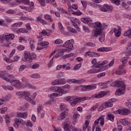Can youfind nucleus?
<instances>
[{"label": "nucleus", "instance_id": "nucleus-1", "mask_svg": "<svg viewBox=\"0 0 131 131\" xmlns=\"http://www.w3.org/2000/svg\"><path fill=\"white\" fill-rule=\"evenodd\" d=\"M88 25L92 28L95 29V31L93 35V37H96L102 34V24L99 21L95 23H91V21L88 24Z\"/></svg>", "mask_w": 131, "mask_h": 131}, {"label": "nucleus", "instance_id": "nucleus-2", "mask_svg": "<svg viewBox=\"0 0 131 131\" xmlns=\"http://www.w3.org/2000/svg\"><path fill=\"white\" fill-rule=\"evenodd\" d=\"M111 86H115L116 88H121L118 89L116 93V96H120L122 94V91L125 90V84L122 81H117L116 82H113L110 84Z\"/></svg>", "mask_w": 131, "mask_h": 131}, {"label": "nucleus", "instance_id": "nucleus-3", "mask_svg": "<svg viewBox=\"0 0 131 131\" xmlns=\"http://www.w3.org/2000/svg\"><path fill=\"white\" fill-rule=\"evenodd\" d=\"M51 91L52 92H56L58 93H52L49 95V96H50V100L54 101V97H59V96H62L63 95V93H64V90L61 88L59 86H54L52 88H51Z\"/></svg>", "mask_w": 131, "mask_h": 131}, {"label": "nucleus", "instance_id": "nucleus-4", "mask_svg": "<svg viewBox=\"0 0 131 131\" xmlns=\"http://www.w3.org/2000/svg\"><path fill=\"white\" fill-rule=\"evenodd\" d=\"M92 64L93 65L92 66V67H93L94 68H102L105 64H107L108 62L107 60H104L102 62L99 63V62H97V59L96 58H94L92 61H91Z\"/></svg>", "mask_w": 131, "mask_h": 131}, {"label": "nucleus", "instance_id": "nucleus-5", "mask_svg": "<svg viewBox=\"0 0 131 131\" xmlns=\"http://www.w3.org/2000/svg\"><path fill=\"white\" fill-rule=\"evenodd\" d=\"M21 80L23 82L21 88L25 89L27 88L28 89H35V87L34 86H33L32 85H31V84H30V83H29V80H28V79H27V78L23 77L21 79Z\"/></svg>", "mask_w": 131, "mask_h": 131}, {"label": "nucleus", "instance_id": "nucleus-6", "mask_svg": "<svg viewBox=\"0 0 131 131\" xmlns=\"http://www.w3.org/2000/svg\"><path fill=\"white\" fill-rule=\"evenodd\" d=\"M63 47L66 48L63 49L68 50L67 52H70L71 50H73V39L66 41L63 45Z\"/></svg>", "mask_w": 131, "mask_h": 131}, {"label": "nucleus", "instance_id": "nucleus-7", "mask_svg": "<svg viewBox=\"0 0 131 131\" xmlns=\"http://www.w3.org/2000/svg\"><path fill=\"white\" fill-rule=\"evenodd\" d=\"M91 99L90 97H82L76 98V100H74L71 103V106L72 107H74L75 105L77 104V103H79L80 101H86V100H90Z\"/></svg>", "mask_w": 131, "mask_h": 131}, {"label": "nucleus", "instance_id": "nucleus-8", "mask_svg": "<svg viewBox=\"0 0 131 131\" xmlns=\"http://www.w3.org/2000/svg\"><path fill=\"white\" fill-rule=\"evenodd\" d=\"M81 92H86V91H92V90H95L97 89V85H80Z\"/></svg>", "mask_w": 131, "mask_h": 131}, {"label": "nucleus", "instance_id": "nucleus-9", "mask_svg": "<svg viewBox=\"0 0 131 131\" xmlns=\"http://www.w3.org/2000/svg\"><path fill=\"white\" fill-rule=\"evenodd\" d=\"M100 10L101 12H112L113 11V7L110 5L105 4L102 7L100 8Z\"/></svg>", "mask_w": 131, "mask_h": 131}, {"label": "nucleus", "instance_id": "nucleus-10", "mask_svg": "<svg viewBox=\"0 0 131 131\" xmlns=\"http://www.w3.org/2000/svg\"><path fill=\"white\" fill-rule=\"evenodd\" d=\"M14 38H15V35H14V34H9L8 35L6 34L5 35L4 41H5V42H9V43L11 44V42H10L12 39H14Z\"/></svg>", "mask_w": 131, "mask_h": 131}, {"label": "nucleus", "instance_id": "nucleus-11", "mask_svg": "<svg viewBox=\"0 0 131 131\" xmlns=\"http://www.w3.org/2000/svg\"><path fill=\"white\" fill-rule=\"evenodd\" d=\"M24 58L25 62H32V56H31L29 52H25Z\"/></svg>", "mask_w": 131, "mask_h": 131}, {"label": "nucleus", "instance_id": "nucleus-12", "mask_svg": "<svg viewBox=\"0 0 131 131\" xmlns=\"http://www.w3.org/2000/svg\"><path fill=\"white\" fill-rule=\"evenodd\" d=\"M100 120H101V125L103 126L105 123V120L104 118L100 117L98 119H96L94 122L93 127H95L96 126L98 125L100 123Z\"/></svg>", "mask_w": 131, "mask_h": 131}, {"label": "nucleus", "instance_id": "nucleus-13", "mask_svg": "<svg viewBox=\"0 0 131 131\" xmlns=\"http://www.w3.org/2000/svg\"><path fill=\"white\" fill-rule=\"evenodd\" d=\"M11 84L13 86H16L17 89H21V82L18 80H13L11 81Z\"/></svg>", "mask_w": 131, "mask_h": 131}, {"label": "nucleus", "instance_id": "nucleus-14", "mask_svg": "<svg viewBox=\"0 0 131 131\" xmlns=\"http://www.w3.org/2000/svg\"><path fill=\"white\" fill-rule=\"evenodd\" d=\"M105 95H106V92L102 91L100 93L92 95L91 96V98H92V99H95V98H96V99H100V98H103V97H104V96H105Z\"/></svg>", "mask_w": 131, "mask_h": 131}, {"label": "nucleus", "instance_id": "nucleus-15", "mask_svg": "<svg viewBox=\"0 0 131 131\" xmlns=\"http://www.w3.org/2000/svg\"><path fill=\"white\" fill-rule=\"evenodd\" d=\"M1 77L4 80H5V81H7V82H10V79L7 77H9V78H14V77H15L14 75L9 74H3L1 75Z\"/></svg>", "mask_w": 131, "mask_h": 131}, {"label": "nucleus", "instance_id": "nucleus-16", "mask_svg": "<svg viewBox=\"0 0 131 131\" xmlns=\"http://www.w3.org/2000/svg\"><path fill=\"white\" fill-rule=\"evenodd\" d=\"M64 126L63 128L64 131H70L69 129V125L70 124V120L69 119H66L65 122L62 123Z\"/></svg>", "mask_w": 131, "mask_h": 131}, {"label": "nucleus", "instance_id": "nucleus-17", "mask_svg": "<svg viewBox=\"0 0 131 131\" xmlns=\"http://www.w3.org/2000/svg\"><path fill=\"white\" fill-rule=\"evenodd\" d=\"M68 115V111L63 112L58 117V120H63Z\"/></svg>", "mask_w": 131, "mask_h": 131}, {"label": "nucleus", "instance_id": "nucleus-18", "mask_svg": "<svg viewBox=\"0 0 131 131\" xmlns=\"http://www.w3.org/2000/svg\"><path fill=\"white\" fill-rule=\"evenodd\" d=\"M92 68H93V69H91L88 71V73H89V74H96L98 73V72H101V71H102L101 69H98L94 67Z\"/></svg>", "mask_w": 131, "mask_h": 131}, {"label": "nucleus", "instance_id": "nucleus-19", "mask_svg": "<svg viewBox=\"0 0 131 131\" xmlns=\"http://www.w3.org/2000/svg\"><path fill=\"white\" fill-rule=\"evenodd\" d=\"M114 32L115 35L117 36V37H119L121 34V29H120V27H119L118 30L117 29H114Z\"/></svg>", "mask_w": 131, "mask_h": 131}, {"label": "nucleus", "instance_id": "nucleus-20", "mask_svg": "<svg viewBox=\"0 0 131 131\" xmlns=\"http://www.w3.org/2000/svg\"><path fill=\"white\" fill-rule=\"evenodd\" d=\"M130 113V111L127 108H123L121 110V115H128Z\"/></svg>", "mask_w": 131, "mask_h": 131}, {"label": "nucleus", "instance_id": "nucleus-21", "mask_svg": "<svg viewBox=\"0 0 131 131\" xmlns=\"http://www.w3.org/2000/svg\"><path fill=\"white\" fill-rule=\"evenodd\" d=\"M109 51H111V48L107 47H101L100 48L97 49V51L98 52H109Z\"/></svg>", "mask_w": 131, "mask_h": 131}, {"label": "nucleus", "instance_id": "nucleus-22", "mask_svg": "<svg viewBox=\"0 0 131 131\" xmlns=\"http://www.w3.org/2000/svg\"><path fill=\"white\" fill-rule=\"evenodd\" d=\"M67 51H68V50L64 49L61 50L58 53V54L55 55V58H59V57H61V56H63V54H64V53L67 52Z\"/></svg>", "mask_w": 131, "mask_h": 131}, {"label": "nucleus", "instance_id": "nucleus-23", "mask_svg": "<svg viewBox=\"0 0 131 131\" xmlns=\"http://www.w3.org/2000/svg\"><path fill=\"white\" fill-rule=\"evenodd\" d=\"M103 105L105 108H108L109 107H112V106H113V104H112V102H111L110 100L104 102Z\"/></svg>", "mask_w": 131, "mask_h": 131}, {"label": "nucleus", "instance_id": "nucleus-24", "mask_svg": "<svg viewBox=\"0 0 131 131\" xmlns=\"http://www.w3.org/2000/svg\"><path fill=\"white\" fill-rule=\"evenodd\" d=\"M81 21L85 24H89L92 20H91V18L82 17L81 18Z\"/></svg>", "mask_w": 131, "mask_h": 131}, {"label": "nucleus", "instance_id": "nucleus-25", "mask_svg": "<svg viewBox=\"0 0 131 131\" xmlns=\"http://www.w3.org/2000/svg\"><path fill=\"white\" fill-rule=\"evenodd\" d=\"M119 121L123 125H128V124H129V122H128L126 119H121Z\"/></svg>", "mask_w": 131, "mask_h": 131}, {"label": "nucleus", "instance_id": "nucleus-26", "mask_svg": "<svg viewBox=\"0 0 131 131\" xmlns=\"http://www.w3.org/2000/svg\"><path fill=\"white\" fill-rule=\"evenodd\" d=\"M30 95V94L29 93V92H26L25 95L24 96V97H25V99L28 102H30V101H31V98L29 97Z\"/></svg>", "mask_w": 131, "mask_h": 131}, {"label": "nucleus", "instance_id": "nucleus-27", "mask_svg": "<svg viewBox=\"0 0 131 131\" xmlns=\"http://www.w3.org/2000/svg\"><path fill=\"white\" fill-rule=\"evenodd\" d=\"M44 18L45 20H49V22H53V20L52 18V16L49 14H46L44 15Z\"/></svg>", "mask_w": 131, "mask_h": 131}, {"label": "nucleus", "instance_id": "nucleus-28", "mask_svg": "<svg viewBox=\"0 0 131 131\" xmlns=\"http://www.w3.org/2000/svg\"><path fill=\"white\" fill-rule=\"evenodd\" d=\"M59 108L60 109L61 111H62V112H64V111H68L66 105L64 104H61L59 106Z\"/></svg>", "mask_w": 131, "mask_h": 131}, {"label": "nucleus", "instance_id": "nucleus-29", "mask_svg": "<svg viewBox=\"0 0 131 131\" xmlns=\"http://www.w3.org/2000/svg\"><path fill=\"white\" fill-rule=\"evenodd\" d=\"M58 26L60 32L61 33H64V27H63V26H62V24L61 23H58Z\"/></svg>", "mask_w": 131, "mask_h": 131}, {"label": "nucleus", "instance_id": "nucleus-30", "mask_svg": "<svg viewBox=\"0 0 131 131\" xmlns=\"http://www.w3.org/2000/svg\"><path fill=\"white\" fill-rule=\"evenodd\" d=\"M110 83V81H107L104 83H99L98 85H99V86H103V88L105 89V88H107L106 85Z\"/></svg>", "mask_w": 131, "mask_h": 131}, {"label": "nucleus", "instance_id": "nucleus-31", "mask_svg": "<svg viewBox=\"0 0 131 131\" xmlns=\"http://www.w3.org/2000/svg\"><path fill=\"white\" fill-rule=\"evenodd\" d=\"M27 113H20L18 114V117H20L21 118H27Z\"/></svg>", "mask_w": 131, "mask_h": 131}, {"label": "nucleus", "instance_id": "nucleus-32", "mask_svg": "<svg viewBox=\"0 0 131 131\" xmlns=\"http://www.w3.org/2000/svg\"><path fill=\"white\" fill-rule=\"evenodd\" d=\"M121 1L122 0H111V2L113 4H115L116 6H119V5H120V3L121 2Z\"/></svg>", "mask_w": 131, "mask_h": 131}, {"label": "nucleus", "instance_id": "nucleus-33", "mask_svg": "<svg viewBox=\"0 0 131 131\" xmlns=\"http://www.w3.org/2000/svg\"><path fill=\"white\" fill-rule=\"evenodd\" d=\"M114 64V60H112L109 64L106 65L104 68L103 69L104 70H106V69H107V68H108V67H110L111 66H113V64Z\"/></svg>", "mask_w": 131, "mask_h": 131}, {"label": "nucleus", "instance_id": "nucleus-34", "mask_svg": "<svg viewBox=\"0 0 131 131\" xmlns=\"http://www.w3.org/2000/svg\"><path fill=\"white\" fill-rule=\"evenodd\" d=\"M37 21H38V22H40V23H41V24H43V25L47 24V22L46 21V20L42 19V18H41V17H38L37 18Z\"/></svg>", "mask_w": 131, "mask_h": 131}, {"label": "nucleus", "instance_id": "nucleus-35", "mask_svg": "<svg viewBox=\"0 0 131 131\" xmlns=\"http://www.w3.org/2000/svg\"><path fill=\"white\" fill-rule=\"evenodd\" d=\"M23 24L22 22H19L17 23L11 25V27H20Z\"/></svg>", "mask_w": 131, "mask_h": 131}, {"label": "nucleus", "instance_id": "nucleus-36", "mask_svg": "<svg viewBox=\"0 0 131 131\" xmlns=\"http://www.w3.org/2000/svg\"><path fill=\"white\" fill-rule=\"evenodd\" d=\"M127 60H128V57H123L121 59V61L122 62V64H126L127 63Z\"/></svg>", "mask_w": 131, "mask_h": 131}, {"label": "nucleus", "instance_id": "nucleus-37", "mask_svg": "<svg viewBox=\"0 0 131 131\" xmlns=\"http://www.w3.org/2000/svg\"><path fill=\"white\" fill-rule=\"evenodd\" d=\"M26 93V92H17L16 93V95H17V96H19V97H24Z\"/></svg>", "mask_w": 131, "mask_h": 131}, {"label": "nucleus", "instance_id": "nucleus-38", "mask_svg": "<svg viewBox=\"0 0 131 131\" xmlns=\"http://www.w3.org/2000/svg\"><path fill=\"white\" fill-rule=\"evenodd\" d=\"M17 32H20L21 33H27V32H28L27 31V30L26 29H24V28H20V29H19L18 30H17Z\"/></svg>", "mask_w": 131, "mask_h": 131}, {"label": "nucleus", "instance_id": "nucleus-39", "mask_svg": "<svg viewBox=\"0 0 131 131\" xmlns=\"http://www.w3.org/2000/svg\"><path fill=\"white\" fill-rule=\"evenodd\" d=\"M107 119H108V120H111V121H114V116L113 115H108L107 116Z\"/></svg>", "mask_w": 131, "mask_h": 131}, {"label": "nucleus", "instance_id": "nucleus-40", "mask_svg": "<svg viewBox=\"0 0 131 131\" xmlns=\"http://www.w3.org/2000/svg\"><path fill=\"white\" fill-rule=\"evenodd\" d=\"M68 30L70 31V32H72V33H77L76 30H75L74 28H71V27H68Z\"/></svg>", "mask_w": 131, "mask_h": 131}, {"label": "nucleus", "instance_id": "nucleus-41", "mask_svg": "<svg viewBox=\"0 0 131 131\" xmlns=\"http://www.w3.org/2000/svg\"><path fill=\"white\" fill-rule=\"evenodd\" d=\"M99 40L100 41V42H104V41L105 40V35H101L99 37Z\"/></svg>", "mask_w": 131, "mask_h": 131}, {"label": "nucleus", "instance_id": "nucleus-42", "mask_svg": "<svg viewBox=\"0 0 131 131\" xmlns=\"http://www.w3.org/2000/svg\"><path fill=\"white\" fill-rule=\"evenodd\" d=\"M131 35V29L127 30L125 33L124 34V36H130Z\"/></svg>", "mask_w": 131, "mask_h": 131}, {"label": "nucleus", "instance_id": "nucleus-43", "mask_svg": "<svg viewBox=\"0 0 131 131\" xmlns=\"http://www.w3.org/2000/svg\"><path fill=\"white\" fill-rule=\"evenodd\" d=\"M31 77H32V78H39L40 75L38 74H34L31 75Z\"/></svg>", "mask_w": 131, "mask_h": 131}, {"label": "nucleus", "instance_id": "nucleus-44", "mask_svg": "<svg viewBox=\"0 0 131 131\" xmlns=\"http://www.w3.org/2000/svg\"><path fill=\"white\" fill-rule=\"evenodd\" d=\"M74 53H71L70 54H67L65 56H63L62 57V58L63 59H66V58H70V57H72V56H74Z\"/></svg>", "mask_w": 131, "mask_h": 131}, {"label": "nucleus", "instance_id": "nucleus-45", "mask_svg": "<svg viewBox=\"0 0 131 131\" xmlns=\"http://www.w3.org/2000/svg\"><path fill=\"white\" fill-rule=\"evenodd\" d=\"M7 14H9L10 15H12V14H15L16 13V11H15L14 10H12V9H10L9 10H8L7 11H6Z\"/></svg>", "mask_w": 131, "mask_h": 131}, {"label": "nucleus", "instance_id": "nucleus-46", "mask_svg": "<svg viewBox=\"0 0 131 131\" xmlns=\"http://www.w3.org/2000/svg\"><path fill=\"white\" fill-rule=\"evenodd\" d=\"M7 110H8V108H7V107H2V108L0 109V113L3 114L5 113V112H6Z\"/></svg>", "mask_w": 131, "mask_h": 131}, {"label": "nucleus", "instance_id": "nucleus-47", "mask_svg": "<svg viewBox=\"0 0 131 131\" xmlns=\"http://www.w3.org/2000/svg\"><path fill=\"white\" fill-rule=\"evenodd\" d=\"M24 49H25V47L23 45H19L17 47V50H18V51H23Z\"/></svg>", "mask_w": 131, "mask_h": 131}, {"label": "nucleus", "instance_id": "nucleus-48", "mask_svg": "<svg viewBox=\"0 0 131 131\" xmlns=\"http://www.w3.org/2000/svg\"><path fill=\"white\" fill-rule=\"evenodd\" d=\"M58 82H59V84H64V83H66V80H65V79H63V78L58 79Z\"/></svg>", "mask_w": 131, "mask_h": 131}, {"label": "nucleus", "instance_id": "nucleus-49", "mask_svg": "<svg viewBox=\"0 0 131 131\" xmlns=\"http://www.w3.org/2000/svg\"><path fill=\"white\" fill-rule=\"evenodd\" d=\"M39 3H40L42 7H45L46 6V0H37Z\"/></svg>", "mask_w": 131, "mask_h": 131}, {"label": "nucleus", "instance_id": "nucleus-50", "mask_svg": "<svg viewBox=\"0 0 131 131\" xmlns=\"http://www.w3.org/2000/svg\"><path fill=\"white\" fill-rule=\"evenodd\" d=\"M27 68V66L26 65H21L19 69V71L21 72V71H23L26 68Z\"/></svg>", "mask_w": 131, "mask_h": 131}, {"label": "nucleus", "instance_id": "nucleus-51", "mask_svg": "<svg viewBox=\"0 0 131 131\" xmlns=\"http://www.w3.org/2000/svg\"><path fill=\"white\" fill-rule=\"evenodd\" d=\"M41 47H47V46H49V42L48 41H42L40 43Z\"/></svg>", "mask_w": 131, "mask_h": 131}, {"label": "nucleus", "instance_id": "nucleus-52", "mask_svg": "<svg viewBox=\"0 0 131 131\" xmlns=\"http://www.w3.org/2000/svg\"><path fill=\"white\" fill-rule=\"evenodd\" d=\"M86 46H88V47H96V45L95 43L91 42H86Z\"/></svg>", "mask_w": 131, "mask_h": 131}, {"label": "nucleus", "instance_id": "nucleus-53", "mask_svg": "<svg viewBox=\"0 0 131 131\" xmlns=\"http://www.w3.org/2000/svg\"><path fill=\"white\" fill-rule=\"evenodd\" d=\"M47 2L48 4H50V5H53V6L56 5V2H55V0H47Z\"/></svg>", "mask_w": 131, "mask_h": 131}, {"label": "nucleus", "instance_id": "nucleus-54", "mask_svg": "<svg viewBox=\"0 0 131 131\" xmlns=\"http://www.w3.org/2000/svg\"><path fill=\"white\" fill-rule=\"evenodd\" d=\"M114 114H116V115H117V114H120L121 115V110L119 109L117 111H115L113 113Z\"/></svg>", "mask_w": 131, "mask_h": 131}, {"label": "nucleus", "instance_id": "nucleus-55", "mask_svg": "<svg viewBox=\"0 0 131 131\" xmlns=\"http://www.w3.org/2000/svg\"><path fill=\"white\" fill-rule=\"evenodd\" d=\"M80 67H81V63H78L75 66L74 68V70L75 71L78 70V69H79Z\"/></svg>", "mask_w": 131, "mask_h": 131}, {"label": "nucleus", "instance_id": "nucleus-56", "mask_svg": "<svg viewBox=\"0 0 131 131\" xmlns=\"http://www.w3.org/2000/svg\"><path fill=\"white\" fill-rule=\"evenodd\" d=\"M66 100H67L68 102H71L74 100V98L73 97H71V96H69L66 97Z\"/></svg>", "mask_w": 131, "mask_h": 131}, {"label": "nucleus", "instance_id": "nucleus-57", "mask_svg": "<svg viewBox=\"0 0 131 131\" xmlns=\"http://www.w3.org/2000/svg\"><path fill=\"white\" fill-rule=\"evenodd\" d=\"M5 121L7 124H9L10 123V117H9V116H5Z\"/></svg>", "mask_w": 131, "mask_h": 131}, {"label": "nucleus", "instance_id": "nucleus-58", "mask_svg": "<svg viewBox=\"0 0 131 131\" xmlns=\"http://www.w3.org/2000/svg\"><path fill=\"white\" fill-rule=\"evenodd\" d=\"M39 34L40 35V36H42L41 35H43V36H46L48 35V32H47V31H42L41 32H40Z\"/></svg>", "mask_w": 131, "mask_h": 131}, {"label": "nucleus", "instance_id": "nucleus-59", "mask_svg": "<svg viewBox=\"0 0 131 131\" xmlns=\"http://www.w3.org/2000/svg\"><path fill=\"white\" fill-rule=\"evenodd\" d=\"M26 125L27 126H30V127H32V126H33V124H32V123H31V121H28L26 123Z\"/></svg>", "mask_w": 131, "mask_h": 131}, {"label": "nucleus", "instance_id": "nucleus-60", "mask_svg": "<svg viewBox=\"0 0 131 131\" xmlns=\"http://www.w3.org/2000/svg\"><path fill=\"white\" fill-rule=\"evenodd\" d=\"M15 122H16L17 123H19V124H20V123H22V122L23 121V120L21 119H15L14 120Z\"/></svg>", "mask_w": 131, "mask_h": 131}, {"label": "nucleus", "instance_id": "nucleus-61", "mask_svg": "<svg viewBox=\"0 0 131 131\" xmlns=\"http://www.w3.org/2000/svg\"><path fill=\"white\" fill-rule=\"evenodd\" d=\"M29 20L30 21H33V19L31 17H23L21 20Z\"/></svg>", "mask_w": 131, "mask_h": 131}, {"label": "nucleus", "instance_id": "nucleus-62", "mask_svg": "<svg viewBox=\"0 0 131 131\" xmlns=\"http://www.w3.org/2000/svg\"><path fill=\"white\" fill-rule=\"evenodd\" d=\"M16 16H19L20 17V19L22 20L23 19V16H24V14L22 12H20L19 13H17L16 14Z\"/></svg>", "mask_w": 131, "mask_h": 131}, {"label": "nucleus", "instance_id": "nucleus-63", "mask_svg": "<svg viewBox=\"0 0 131 131\" xmlns=\"http://www.w3.org/2000/svg\"><path fill=\"white\" fill-rule=\"evenodd\" d=\"M92 57H100V54L96 52H92Z\"/></svg>", "mask_w": 131, "mask_h": 131}, {"label": "nucleus", "instance_id": "nucleus-64", "mask_svg": "<svg viewBox=\"0 0 131 131\" xmlns=\"http://www.w3.org/2000/svg\"><path fill=\"white\" fill-rule=\"evenodd\" d=\"M30 45L31 46V49L32 50L33 49H34V41L33 40H31L30 41Z\"/></svg>", "mask_w": 131, "mask_h": 131}]
</instances>
